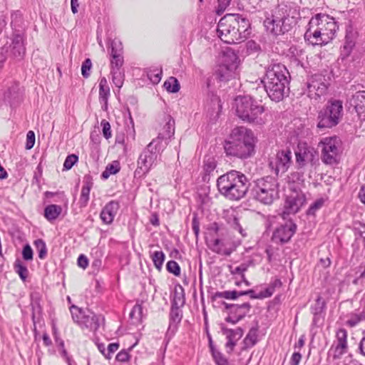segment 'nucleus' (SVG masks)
<instances>
[{
    "instance_id": "f257e3e1",
    "label": "nucleus",
    "mask_w": 365,
    "mask_h": 365,
    "mask_svg": "<svg viewBox=\"0 0 365 365\" xmlns=\"http://www.w3.org/2000/svg\"><path fill=\"white\" fill-rule=\"evenodd\" d=\"M248 19L238 14H229L219 21L217 33L219 38L227 44L245 41L250 34Z\"/></svg>"
},
{
    "instance_id": "f03ea898",
    "label": "nucleus",
    "mask_w": 365,
    "mask_h": 365,
    "mask_svg": "<svg viewBox=\"0 0 365 365\" xmlns=\"http://www.w3.org/2000/svg\"><path fill=\"white\" fill-rule=\"evenodd\" d=\"M337 28L333 17L318 14L309 20L304 38L312 45H325L334 38Z\"/></svg>"
},
{
    "instance_id": "7ed1b4c3",
    "label": "nucleus",
    "mask_w": 365,
    "mask_h": 365,
    "mask_svg": "<svg viewBox=\"0 0 365 365\" xmlns=\"http://www.w3.org/2000/svg\"><path fill=\"white\" fill-rule=\"evenodd\" d=\"M256 138L253 132L245 127H237L232 130L230 140L224 145L227 155L246 159L255 153Z\"/></svg>"
},
{
    "instance_id": "20e7f679",
    "label": "nucleus",
    "mask_w": 365,
    "mask_h": 365,
    "mask_svg": "<svg viewBox=\"0 0 365 365\" xmlns=\"http://www.w3.org/2000/svg\"><path fill=\"white\" fill-rule=\"evenodd\" d=\"M287 75L289 72L284 65L273 64L267 68L262 82L267 94L272 101H282L286 90L289 91Z\"/></svg>"
},
{
    "instance_id": "39448f33",
    "label": "nucleus",
    "mask_w": 365,
    "mask_h": 365,
    "mask_svg": "<svg viewBox=\"0 0 365 365\" xmlns=\"http://www.w3.org/2000/svg\"><path fill=\"white\" fill-rule=\"evenodd\" d=\"M220 193L230 200H239L246 195L250 183L247 177L236 170L220 176L217 180Z\"/></svg>"
},
{
    "instance_id": "423d86ee",
    "label": "nucleus",
    "mask_w": 365,
    "mask_h": 365,
    "mask_svg": "<svg viewBox=\"0 0 365 365\" xmlns=\"http://www.w3.org/2000/svg\"><path fill=\"white\" fill-rule=\"evenodd\" d=\"M291 11V4H279L272 15L264 21L266 30L276 36L290 31L294 21L293 16H290Z\"/></svg>"
},
{
    "instance_id": "0eeeda50",
    "label": "nucleus",
    "mask_w": 365,
    "mask_h": 365,
    "mask_svg": "<svg viewBox=\"0 0 365 365\" xmlns=\"http://www.w3.org/2000/svg\"><path fill=\"white\" fill-rule=\"evenodd\" d=\"M235 103L237 115L242 120L256 125H262L267 120L264 106L250 96L238 97Z\"/></svg>"
},
{
    "instance_id": "6e6552de",
    "label": "nucleus",
    "mask_w": 365,
    "mask_h": 365,
    "mask_svg": "<svg viewBox=\"0 0 365 365\" xmlns=\"http://www.w3.org/2000/svg\"><path fill=\"white\" fill-rule=\"evenodd\" d=\"M165 144H160L157 140H153L140 154L137 161L135 176L145 175L157 165L161 153L165 150Z\"/></svg>"
},
{
    "instance_id": "1a4fd4ad",
    "label": "nucleus",
    "mask_w": 365,
    "mask_h": 365,
    "mask_svg": "<svg viewBox=\"0 0 365 365\" xmlns=\"http://www.w3.org/2000/svg\"><path fill=\"white\" fill-rule=\"evenodd\" d=\"M254 198L264 205H271L279 198V183L271 176L257 179L252 188Z\"/></svg>"
},
{
    "instance_id": "9d476101",
    "label": "nucleus",
    "mask_w": 365,
    "mask_h": 365,
    "mask_svg": "<svg viewBox=\"0 0 365 365\" xmlns=\"http://www.w3.org/2000/svg\"><path fill=\"white\" fill-rule=\"evenodd\" d=\"M343 102L338 99H330L318 115V127L332 128L339 124L343 116Z\"/></svg>"
},
{
    "instance_id": "9b49d317",
    "label": "nucleus",
    "mask_w": 365,
    "mask_h": 365,
    "mask_svg": "<svg viewBox=\"0 0 365 365\" xmlns=\"http://www.w3.org/2000/svg\"><path fill=\"white\" fill-rule=\"evenodd\" d=\"M329 86V77L322 73H315L308 78L304 87V94L316 102H319L327 93Z\"/></svg>"
},
{
    "instance_id": "f8f14e48",
    "label": "nucleus",
    "mask_w": 365,
    "mask_h": 365,
    "mask_svg": "<svg viewBox=\"0 0 365 365\" xmlns=\"http://www.w3.org/2000/svg\"><path fill=\"white\" fill-rule=\"evenodd\" d=\"M110 66L112 81L115 86L121 88L124 81V73L122 70L123 64V46L118 40H113L110 43Z\"/></svg>"
},
{
    "instance_id": "ddd939ff",
    "label": "nucleus",
    "mask_w": 365,
    "mask_h": 365,
    "mask_svg": "<svg viewBox=\"0 0 365 365\" xmlns=\"http://www.w3.org/2000/svg\"><path fill=\"white\" fill-rule=\"evenodd\" d=\"M72 319L82 329H86L91 331H96L100 327L103 318L101 315H96L89 309H83L77 306L72 305L70 307Z\"/></svg>"
},
{
    "instance_id": "4468645a",
    "label": "nucleus",
    "mask_w": 365,
    "mask_h": 365,
    "mask_svg": "<svg viewBox=\"0 0 365 365\" xmlns=\"http://www.w3.org/2000/svg\"><path fill=\"white\" fill-rule=\"evenodd\" d=\"M296 164L298 168H303L309 166V177L312 173H315L319 165L318 153L306 143H299L295 150Z\"/></svg>"
},
{
    "instance_id": "2eb2a0df",
    "label": "nucleus",
    "mask_w": 365,
    "mask_h": 365,
    "mask_svg": "<svg viewBox=\"0 0 365 365\" xmlns=\"http://www.w3.org/2000/svg\"><path fill=\"white\" fill-rule=\"evenodd\" d=\"M321 143L322 144V162L327 165L337 164L341 153L340 139L336 136L325 138Z\"/></svg>"
},
{
    "instance_id": "dca6fc26",
    "label": "nucleus",
    "mask_w": 365,
    "mask_h": 365,
    "mask_svg": "<svg viewBox=\"0 0 365 365\" xmlns=\"http://www.w3.org/2000/svg\"><path fill=\"white\" fill-rule=\"evenodd\" d=\"M292 164V152L289 148L279 150L274 160L270 161L269 166L277 175L284 173Z\"/></svg>"
},
{
    "instance_id": "f3484780",
    "label": "nucleus",
    "mask_w": 365,
    "mask_h": 365,
    "mask_svg": "<svg viewBox=\"0 0 365 365\" xmlns=\"http://www.w3.org/2000/svg\"><path fill=\"white\" fill-rule=\"evenodd\" d=\"M306 202L305 194L301 190L294 189L287 196L284 202V212L295 214Z\"/></svg>"
},
{
    "instance_id": "a211bd4d",
    "label": "nucleus",
    "mask_w": 365,
    "mask_h": 365,
    "mask_svg": "<svg viewBox=\"0 0 365 365\" xmlns=\"http://www.w3.org/2000/svg\"><path fill=\"white\" fill-rule=\"evenodd\" d=\"M165 125L160 130L158 135L154 140H157L159 143L165 144L163 148H165L170 140L175 133V120L169 115L164 118Z\"/></svg>"
},
{
    "instance_id": "6ab92c4d",
    "label": "nucleus",
    "mask_w": 365,
    "mask_h": 365,
    "mask_svg": "<svg viewBox=\"0 0 365 365\" xmlns=\"http://www.w3.org/2000/svg\"><path fill=\"white\" fill-rule=\"evenodd\" d=\"M296 229L297 226L294 222H287L275 230L273 233V240L281 243L287 242L295 233Z\"/></svg>"
},
{
    "instance_id": "aec40b11",
    "label": "nucleus",
    "mask_w": 365,
    "mask_h": 365,
    "mask_svg": "<svg viewBox=\"0 0 365 365\" xmlns=\"http://www.w3.org/2000/svg\"><path fill=\"white\" fill-rule=\"evenodd\" d=\"M22 93L19 83L12 81L6 86L4 92V100L7 101L11 106H14L20 103Z\"/></svg>"
},
{
    "instance_id": "412c9836",
    "label": "nucleus",
    "mask_w": 365,
    "mask_h": 365,
    "mask_svg": "<svg viewBox=\"0 0 365 365\" xmlns=\"http://www.w3.org/2000/svg\"><path fill=\"white\" fill-rule=\"evenodd\" d=\"M24 39L22 32L15 30L12 41L11 44V49L12 55L16 58H22L25 54L26 48L24 46Z\"/></svg>"
},
{
    "instance_id": "4be33fe9",
    "label": "nucleus",
    "mask_w": 365,
    "mask_h": 365,
    "mask_svg": "<svg viewBox=\"0 0 365 365\" xmlns=\"http://www.w3.org/2000/svg\"><path fill=\"white\" fill-rule=\"evenodd\" d=\"M222 331L224 335L226 336L227 341L225 346L227 349V352L230 353L232 351L236 342L243 335V330L241 328H237L235 329H227L226 327H222Z\"/></svg>"
},
{
    "instance_id": "5701e85b",
    "label": "nucleus",
    "mask_w": 365,
    "mask_h": 365,
    "mask_svg": "<svg viewBox=\"0 0 365 365\" xmlns=\"http://www.w3.org/2000/svg\"><path fill=\"white\" fill-rule=\"evenodd\" d=\"M119 207V203L116 201L112 200L107 203L101 212L102 221L107 225L113 222Z\"/></svg>"
},
{
    "instance_id": "b1692460",
    "label": "nucleus",
    "mask_w": 365,
    "mask_h": 365,
    "mask_svg": "<svg viewBox=\"0 0 365 365\" xmlns=\"http://www.w3.org/2000/svg\"><path fill=\"white\" fill-rule=\"evenodd\" d=\"M351 104L354 107L361 120H365V91L356 92L352 96Z\"/></svg>"
},
{
    "instance_id": "393cba45",
    "label": "nucleus",
    "mask_w": 365,
    "mask_h": 365,
    "mask_svg": "<svg viewBox=\"0 0 365 365\" xmlns=\"http://www.w3.org/2000/svg\"><path fill=\"white\" fill-rule=\"evenodd\" d=\"M225 308L230 310V314L235 315L238 317V319H242L246 314L250 312L251 305L248 302L243 303L242 304H228L223 302Z\"/></svg>"
},
{
    "instance_id": "a878e982",
    "label": "nucleus",
    "mask_w": 365,
    "mask_h": 365,
    "mask_svg": "<svg viewBox=\"0 0 365 365\" xmlns=\"http://www.w3.org/2000/svg\"><path fill=\"white\" fill-rule=\"evenodd\" d=\"M235 245H227L223 240L220 239H215L210 246V249L213 252L225 256L230 255L235 251Z\"/></svg>"
},
{
    "instance_id": "bb28decb",
    "label": "nucleus",
    "mask_w": 365,
    "mask_h": 365,
    "mask_svg": "<svg viewBox=\"0 0 365 365\" xmlns=\"http://www.w3.org/2000/svg\"><path fill=\"white\" fill-rule=\"evenodd\" d=\"M220 64L231 67V71H237L239 65L238 56L233 51L227 49L222 53Z\"/></svg>"
},
{
    "instance_id": "cd10ccee",
    "label": "nucleus",
    "mask_w": 365,
    "mask_h": 365,
    "mask_svg": "<svg viewBox=\"0 0 365 365\" xmlns=\"http://www.w3.org/2000/svg\"><path fill=\"white\" fill-rule=\"evenodd\" d=\"M110 96V87L107 79L103 77L99 81V101L102 105V109L106 110L108 108V100Z\"/></svg>"
},
{
    "instance_id": "c85d7f7f",
    "label": "nucleus",
    "mask_w": 365,
    "mask_h": 365,
    "mask_svg": "<svg viewBox=\"0 0 365 365\" xmlns=\"http://www.w3.org/2000/svg\"><path fill=\"white\" fill-rule=\"evenodd\" d=\"M337 344L335 351L341 355L346 351L347 349V331L344 329H339L336 332Z\"/></svg>"
},
{
    "instance_id": "c756f323",
    "label": "nucleus",
    "mask_w": 365,
    "mask_h": 365,
    "mask_svg": "<svg viewBox=\"0 0 365 365\" xmlns=\"http://www.w3.org/2000/svg\"><path fill=\"white\" fill-rule=\"evenodd\" d=\"M237 71H231V67L222 64H220L216 71V76L221 81H229L232 78H235L237 75Z\"/></svg>"
},
{
    "instance_id": "7c9ffc66",
    "label": "nucleus",
    "mask_w": 365,
    "mask_h": 365,
    "mask_svg": "<svg viewBox=\"0 0 365 365\" xmlns=\"http://www.w3.org/2000/svg\"><path fill=\"white\" fill-rule=\"evenodd\" d=\"M61 212L62 207L61 205H49L44 209V217L48 221H53L58 218Z\"/></svg>"
},
{
    "instance_id": "2f4dec72",
    "label": "nucleus",
    "mask_w": 365,
    "mask_h": 365,
    "mask_svg": "<svg viewBox=\"0 0 365 365\" xmlns=\"http://www.w3.org/2000/svg\"><path fill=\"white\" fill-rule=\"evenodd\" d=\"M92 187V183L86 182L82 187L81 191V195L79 198V205L81 207H85L90 199V192Z\"/></svg>"
},
{
    "instance_id": "473e14b6",
    "label": "nucleus",
    "mask_w": 365,
    "mask_h": 365,
    "mask_svg": "<svg viewBox=\"0 0 365 365\" xmlns=\"http://www.w3.org/2000/svg\"><path fill=\"white\" fill-rule=\"evenodd\" d=\"M258 332V328L257 327H252L249 332L247 333V336L244 339V345L245 348H250L255 346L257 342V334Z\"/></svg>"
},
{
    "instance_id": "72a5a7b5",
    "label": "nucleus",
    "mask_w": 365,
    "mask_h": 365,
    "mask_svg": "<svg viewBox=\"0 0 365 365\" xmlns=\"http://www.w3.org/2000/svg\"><path fill=\"white\" fill-rule=\"evenodd\" d=\"M324 202L325 200L322 197L316 200L307 210V215L315 217L316 213L324 206Z\"/></svg>"
},
{
    "instance_id": "f704fd0d",
    "label": "nucleus",
    "mask_w": 365,
    "mask_h": 365,
    "mask_svg": "<svg viewBox=\"0 0 365 365\" xmlns=\"http://www.w3.org/2000/svg\"><path fill=\"white\" fill-rule=\"evenodd\" d=\"M14 267L15 272L19 275L20 278L23 281H25L29 274L26 266L24 265L20 259H16L14 262Z\"/></svg>"
},
{
    "instance_id": "c9c22d12",
    "label": "nucleus",
    "mask_w": 365,
    "mask_h": 365,
    "mask_svg": "<svg viewBox=\"0 0 365 365\" xmlns=\"http://www.w3.org/2000/svg\"><path fill=\"white\" fill-rule=\"evenodd\" d=\"M164 88L170 93H177L180 88L178 79L175 77H170L163 85Z\"/></svg>"
},
{
    "instance_id": "e433bc0d",
    "label": "nucleus",
    "mask_w": 365,
    "mask_h": 365,
    "mask_svg": "<svg viewBox=\"0 0 365 365\" xmlns=\"http://www.w3.org/2000/svg\"><path fill=\"white\" fill-rule=\"evenodd\" d=\"M227 223L235 230L238 231L239 233L242 236L245 237L247 235V232L242 228L241 225L240 224L239 219L234 215H231L227 218Z\"/></svg>"
},
{
    "instance_id": "4c0bfd02",
    "label": "nucleus",
    "mask_w": 365,
    "mask_h": 365,
    "mask_svg": "<svg viewBox=\"0 0 365 365\" xmlns=\"http://www.w3.org/2000/svg\"><path fill=\"white\" fill-rule=\"evenodd\" d=\"M120 170L119 163L117 161H114L112 164H109L106 166V170L102 173L101 177L103 179H107L111 175L116 174Z\"/></svg>"
},
{
    "instance_id": "58836bf2",
    "label": "nucleus",
    "mask_w": 365,
    "mask_h": 365,
    "mask_svg": "<svg viewBox=\"0 0 365 365\" xmlns=\"http://www.w3.org/2000/svg\"><path fill=\"white\" fill-rule=\"evenodd\" d=\"M210 347L211 349L212 355L214 359L215 362L217 365H223L227 359L225 358L222 354L217 350L215 349L211 338H210Z\"/></svg>"
},
{
    "instance_id": "ea45409f",
    "label": "nucleus",
    "mask_w": 365,
    "mask_h": 365,
    "mask_svg": "<svg viewBox=\"0 0 365 365\" xmlns=\"http://www.w3.org/2000/svg\"><path fill=\"white\" fill-rule=\"evenodd\" d=\"M151 258L156 269L160 270L165 261V254L162 251H155L151 255Z\"/></svg>"
},
{
    "instance_id": "a19ab883",
    "label": "nucleus",
    "mask_w": 365,
    "mask_h": 365,
    "mask_svg": "<svg viewBox=\"0 0 365 365\" xmlns=\"http://www.w3.org/2000/svg\"><path fill=\"white\" fill-rule=\"evenodd\" d=\"M34 245L38 251V257L44 259L47 254V248L44 241L41 239H38L34 241Z\"/></svg>"
},
{
    "instance_id": "79ce46f5",
    "label": "nucleus",
    "mask_w": 365,
    "mask_h": 365,
    "mask_svg": "<svg viewBox=\"0 0 365 365\" xmlns=\"http://www.w3.org/2000/svg\"><path fill=\"white\" fill-rule=\"evenodd\" d=\"M182 319V314L179 307H171L170 313V320L173 323H180Z\"/></svg>"
},
{
    "instance_id": "37998d69",
    "label": "nucleus",
    "mask_w": 365,
    "mask_h": 365,
    "mask_svg": "<svg viewBox=\"0 0 365 365\" xmlns=\"http://www.w3.org/2000/svg\"><path fill=\"white\" fill-rule=\"evenodd\" d=\"M252 292V291H224V298L227 299H235L240 296Z\"/></svg>"
},
{
    "instance_id": "c03bdc74",
    "label": "nucleus",
    "mask_w": 365,
    "mask_h": 365,
    "mask_svg": "<svg viewBox=\"0 0 365 365\" xmlns=\"http://www.w3.org/2000/svg\"><path fill=\"white\" fill-rule=\"evenodd\" d=\"M365 320L364 317H362V314H352L349 319L346 321V324L350 327H354L356 326L361 321Z\"/></svg>"
},
{
    "instance_id": "a18cd8bd",
    "label": "nucleus",
    "mask_w": 365,
    "mask_h": 365,
    "mask_svg": "<svg viewBox=\"0 0 365 365\" xmlns=\"http://www.w3.org/2000/svg\"><path fill=\"white\" fill-rule=\"evenodd\" d=\"M166 268L169 272L173 273L175 276H179L180 274V266L175 261H168L166 264Z\"/></svg>"
},
{
    "instance_id": "49530a36",
    "label": "nucleus",
    "mask_w": 365,
    "mask_h": 365,
    "mask_svg": "<svg viewBox=\"0 0 365 365\" xmlns=\"http://www.w3.org/2000/svg\"><path fill=\"white\" fill-rule=\"evenodd\" d=\"M216 168V162L213 158H208L204 162V170L207 174H210Z\"/></svg>"
},
{
    "instance_id": "de8ad7c7",
    "label": "nucleus",
    "mask_w": 365,
    "mask_h": 365,
    "mask_svg": "<svg viewBox=\"0 0 365 365\" xmlns=\"http://www.w3.org/2000/svg\"><path fill=\"white\" fill-rule=\"evenodd\" d=\"M143 314V307L140 304H135L130 312V317L139 320Z\"/></svg>"
},
{
    "instance_id": "09e8293b",
    "label": "nucleus",
    "mask_w": 365,
    "mask_h": 365,
    "mask_svg": "<svg viewBox=\"0 0 365 365\" xmlns=\"http://www.w3.org/2000/svg\"><path fill=\"white\" fill-rule=\"evenodd\" d=\"M92 67V63L90 58H86L81 66V73L84 78H88L90 76V71Z\"/></svg>"
},
{
    "instance_id": "8fccbe9b",
    "label": "nucleus",
    "mask_w": 365,
    "mask_h": 365,
    "mask_svg": "<svg viewBox=\"0 0 365 365\" xmlns=\"http://www.w3.org/2000/svg\"><path fill=\"white\" fill-rule=\"evenodd\" d=\"M78 156L74 154L68 155L64 161V163H63L64 168L66 170H70L74 165V164L78 161Z\"/></svg>"
},
{
    "instance_id": "3c124183",
    "label": "nucleus",
    "mask_w": 365,
    "mask_h": 365,
    "mask_svg": "<svg viewBox=\"0 0 365 365\" xmlns=\"http://www.w3.org/2000/svg\"><path fill=\"white\" fill-rule=\"evenodd\" d=\"M162 71L158 70L151 71L148 73L149 79L154 84L158 83L161 80Z\"/></svg>"
},
{
    "instance_id": "603ef678",
    "label": "nucleus",
    "mask_w": 365,
    "mask_h": 365,
    "mask_svg": "<svg viewBox=\"0 0 365 365\" xmlns=\"http://www.w3.org/2000/svg\"><path fill=\"white\" fill-rule=\"evenodd\" d=\"M101 125L102 126V131H103V136L106 139H109L110 138H111L112 134H111L110 123L107 120H103L101 122Z\"/></svg>"
},
{
    "instance_id": "864d4df0",
    "label": "nucleus",
    "mask_w": 365,
    "mask_h": 365,
    "mask_svg": "<svg viewBox=\"0 0 365 365\" xmlns=\"http://www.w3.org/2000/svg\"><path fill=\"white\" fill-rule=\"evenodd\" d=\"M232 0H217V6L216 11L217 14L221 15L230 6Z\"/></svg>"
},
{
    "instance_id": "5fc2aeb1",
    "label": "nucleus",
    "mask_w": 365,
    "mask_h": 365,
    "mask_svg": "<svg viewBox=\"0 0 365 365\" xmlns=\"http://www.w3.org/2000/svg\"><path fill=\"white\" fill-rule=\"evenodd\" d=\"M184 304L185 297L182 292L180 293L175 292L172 306L179 307L183 306Z\"/></svg>"
},
{
    "instance_id": "6e6d98bb",
    "label": "nucleus",
    "mask_w": 365,
    "mask_h": 365,
    "mask_svg": "<svg viewBox=\"0 0 365 365\" xmlns=\"http://www.w3.org/2000/svg\"><path fill=\"white\" fill-rule=\"evenodd\" d=\"M274 292V289L269 285L267 288H266L263 292H261L258 295H252V299H258V298H266L271 297Z\"/></svg>"
},
{
    "instance_id": "4d7b16f0",
    "label": "nucleus",
    "mask_w": 365,
    "mask_h": 365,
    "mask_svg": "<svg viewBox=\"0 0 365 365\" xmlns=\"http://www.w3.org/2000/svg\"><path fill=\"white\" fill-rule=\"evenodd\" d=\"M35 143V134L32 130H29L26 134V142L25 148L26 150L31 149Z\"/></svg>"
},
{
    "instance_id": "13d9d810",
    "label": "nucleus",
    "mask_w": 365,
    "mask_h": 365,
    "mask_svg": "<svg viewBox=\"0 0 365 365\" xmlns=\"http://www.w3.org/2000/svg\"><path fill=\"white\" fill-rule=\"evenodd\" d=\"M23 258L25 260H31L33 259V250L29 245H26L22 251Z\"/></svg>"
},
{
    "instance_id": "bf43d9fd",
    "label": "nucleus",
    "mask_w": 365,
    "mask_h": 365,
    "mask_svg": "<svg viewBox=\"0 0 365 365\" xmlns=\"http://www.w3.org/2000/svg\"><path fill=\"white\" fill-rule=\"evenodd\" d=\"M289 180L292 182H297L299 183L304 182L303 173L299 172H293L289 176Z\"/></svg>"
},
{
    "instance_id": "052dcab7",
    "label": "nucleus",
    "mask_w": 365,
    "mask_h": 365,
    "mask_svg": "<svg viewBox=\"0 0 365 365\" xmlns=\"http://www.w3.org/2000/svg\"><path fill=\"white\" fill-rule=\"evenodd\" d=\"M116 360L120 362H126L130 359V355L126 350L120 351L115 357Z\"/></svg>"
},
{
    "instance_id": "680f3d73",
    "label": "nucleus",
    "mask_w": 365,
    "mask_h": 365,
    "mask_svg": "<svg viewBox=\"0 0 365 365\" xmlns=\"http://www.w3.org/2000/svg\"><path fill=\"white\" fill-rule=\"evenodd\" d=\"M301 359L302 354L299 352H294L290 359V365H299Z\"/></svg>"
},
{
    "instance_id": "e2e57ef3",
    "label": "nucleus",
    "mask_w": 365,
    "mask_h": 365,
    "mask_svg": "<svg viewBox=\"0 0 365 365\" xmlns=\"http://www.w3.org/2000/svg\"><path fill=\"white\" fill-rule=\"evenodd\" d=\"M88 264V261L87 257L83 255H81L78 258V265L85 269L86 267H87Z\"/></svg>"
},
{
    "instance_id": "0e129e2a",
    "label": "nucleus",
    "mask_w": 365,
    "mask_h": 365,
    "mask_svg": "<svg viewBox=\"0 0 365 365\" xmlns=\"http://www.w3.org/2000/svg\"><path fill=\"white\" fill-rule=\"evenodd\" d=\"M59 346L61 347V354L62 356H63L66 359V361L68 365H72L71 360L69 358V356H68L67 351L64 349V343L62 340L60 341Z\"/></svg>"
},
{
    "instance_id": "69168bd1",
    "label": "nucleus",
    "mask_w": 365,
    "mask_h": 365,
    "mask_svg": "<svg viewBox=\"0 0 365 365\" xmlns=\"http://www.w3.org/2000/svg\"><path fill=\"white\" fill-rule=\"evenodd\" d=\"M356 240H361L365 247V225H363L361 230L359 231V237H356Z\"/></svg>"
},
{
    "instance_id": "338daca9",
    "label": "nucleus",
    "mask_w": 365,
    "mask_h": 365,
    "mask_svg": "<svg viewBox=\"0 0 365 365\" xmlns=\"http://www.w3.org/2000/svg\"><path fill=\"white\" fill-rule=\"evenodd\" d=\"M359 197L361 202L365 205V184L361 186V187L359 190Z\"/></svg>"
},
{
    "instance_id": "774afa93",
    "label": "nucleus",
    "mask_w": 365,
    "mask_h": 365,
    "mask_svg": "<svg viewBox=\"0 0 365 365\" xmlns=\"http://www.w3.org/2000/svg\"><path fill=\"white\" fill-rule=\"evenodd\" d=\"M359 349L360 350V353L365 356V336L361 340Z\"/></svg>"
}]
</instances>
